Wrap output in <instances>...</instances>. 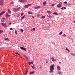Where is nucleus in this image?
<instances>
[{
	"label": "nucleus",
	"instance_id": "obj_19",
	"mask_svg": "<svg viewBox=\"0 0 75 75\" xmlns=\"http://www.w3.org/2000/svg\"><path fill=\"white\" fill-rule=\"evenodd\" d=\"M15 33L16 34H17V30H15Z\"/></svg>",
	"mask_w": 75,
	"mask_h": 75
},
{
	"label": "nucleus",
	"instance_id": "obj_37",
	"mask_svg": "<svg viewBox=\"0 0 75 75\" xmlns=\"http://www.w3.org/2000/svg\"><path fill=\"white\" fill-rule=\"evenodd\" d=\"M42 66H40V69H42Z\"/></svg>",
	"mask_w": 75,
	"mask_h": 75
},
{
	"label": "nucleus",
	"instance_id": "obj_50",
	"mask_svg": "<svg viewBox=\"0 0 75 75\" xmlns=\"http://www.w3.org/2000/svg\"><path fill=\"white\" fill-rule=\"evenodd\" d=\"M46 16H47V17H49V16H48V15H47Z\"/></svg>",
	"mask_w": 75,
	"mask_h": 75
},
{
	"label": "nucleus",
	"instance_id": "obj_59",
	"mask_svg": "<svg viewBox=\"0 0 75 75\" xmlns=\"http://www.w3.org/2000/svg\"><path fill=\"white\" fill-rule=\"evenodd\" d=\"M38 17H39V15H38Z\"/></svg>",
	"mask_w": 75,
	"mask_h": 75
},
{
	"label": "nucleus",
	"instance_id": "obj_56",
	"mask_svg": "<svg viewBox=\"0 0 75 75\" xmlns=\"http://www.w3.org/2000/svg\"><path fill=\"white\" fill-rule=\"evenodd\" d=\"M33 29H32L31 30V31H33Z\"/></svg>",
	"mask_w": 75,
	"mask_h": 75
},
{
	"label": "nucleus",
	"instance_id": "obj_13",
	"mask_svg": "<svg viewBox=\"0 0 75 75\" xmlns=\"http://www.w3.org/2000/svg\"><path fill=\"white\" fill-rule=\"evenodd\" d=\"M49 72L50 73H53L54 71H53V70H50V71H49Z\"/></svg>",
	"mask_w": 75,
	"mask_h": 75
},
{
	"label": "nucleus",
	"instance_id": "obj_26",
	"mask_svg": "<svg viewBox=\"0 0 75 75\" xmlns=\"http://www.w3.org/2000/svg\"><path fill=\"white\" fill-rule=\"evenodd\" d=\"M61 73V72L60 71H58V74H59V75H60Z\"/></svg>",
	"mask_w": 75,
	"mask_h": 75
},
{
	"label": "nucleus",
	"instance_id": "obj_45",
	"mask_svg": "<svg viewBox=\"0 0 75 75\" xmlns=\"http://www.w3.org/2000/svg\"><path fill=\"white\" fill-rule=\"evenodd\" d=\"M71 54L72 55H73V56H75V54H72V53H71Z\"/></svg>",
	"mask_w": 75,
	"mask_h": 75
},
{
	"label": "nucleus",
	"instance_id": "obj_43",
	"mask_svg": "<svg viewBox=\"0 0 75 75\" xmlns=\"http://www.w3.org/2000/svg\"><path fill=\"white\" fill-rule=\"evenodd\" d=\"M1 22L2 23H4V21H1Z\"/></svg>",
	"mask_w": 75,
	"mask_h": 75
},
{
	"label": "nucleus",
	"instance_id": "obj_4",
	"mask_svg": "<svg viewBox=\"0 0 75 75\" xmlns=\"http://www.w3.org/2000/svg\"><path fill=\"white\" fill-rule=\"evenodd\" d=\"M1 25H2V26H4V27H7V24L6 23H1Z\"/></svg>",
	"mask_w": 75,
	"mask_h": 75
},
{
	"label": "nucleus",
	"instance_id": "obj_23",
	"mask_svg": "<svg viewBox=\"0 0 75 75\" xmlns=\"http://www.w3.org/2000/svg\"><path fill=\"white\" fill-rule=\"evenodd\" d=\"M66 50H67V51H68V52H70V51L68 50V48H66Z\"/></svg>",
	"mask_w": 75,
	"mask_h": 75
},
{
	"label": "nucleus",
	"instance_id": "obj_46",
	"mask_svg": "<svg viewBox=\"0 0 75 75\" xmlns=\"http://www.w3.org/2000/svg\"><path fill=\"white\" fill-rule=\"evenodd\" d=\"M16 54H17V55H20V54L17 52L16 53Z\"/></svg>",
	"mask_w": 75,
	"mask_h": 75
},
{
	"label": "nucleus",
	"instance_id": "obj_35",
	"mask_svg": "<svg viewBox=\"0 0 75 75\" xmlns=\"http://www.w3.org/2000/svg\"><path fill=\"white\" fill-rule=\"evenodd\" d=\"M47 13H48V14H50V13H51V11H47Z\"/></svg>",
	"mask_w": 75,
	"mask_h": 75
},
{
	"label": "nucleus",
	"instance_id": "obj_40",
	"mask_svg": "<svg viewBox=\"0 0 75 75\" xmlns=\"http://www.w3.org/2000/svg\"><path fill=\"white\" fill-rule=\"evenodd\" d=\"M20 7H19L18 8L16 9V10H20Z\"/></svg>",
	"mask_w": 75,
	"mask_h": 75
},
{
	"label": "nucleus",
	"instance_id": "obj_49",
	"mask_svg": "<svg viewBox=\"0 0 75 75\" xmlns=\"http://www.w3.org/2000/svg\"><path fill=\"white\" fill-rule=\"evenodd\" d=\"M10 24H11V22H10L9 23V25H10Z\"/></svg>",
	"mask_w": 75,
	"mask_h": 75
},
{
	"label": "nucleus",
	"instance_id": "obj_47",
	"mask_svg": "<svg viewBox=\"0 0 75 75\" xmlns=\"http://www.w3.org/2000/svg\"><path fill=\"white\" fill-rule=\"evenodd\" d=\"M64 3H65V4H67V2H64Z\"/></svg>",
	"mask_w": 75,
	"mask_h": 75
},
{
	"label": "nucleus",
	"instance_id": "obj_27",
	"mask_svg": "<svg viewBox=\"0 0 75 75\" xmlns=\"http://www.w3.org/2000/svg\"><path fill=\"white\" fill-rule=\"evenodd\" d=\"M63 32L61 31L59 33V35H61L62 34Z\"/></svg>",
	"mask_w": 75,
	"mask_h": 75
},
{
	"label": "nucleus",
	"instance_id": "obj_12",
	"mask_svg": "<svg viewBox=\"0 0 75 75\" xmlns=\"http://www.w3.org/2000/svg\"><path fill=\"white\" fill-rule=\"evenodd\" d=\"M6 17H10V15H8V13H7L6 15Z\"/></svg>",
	"mask_w": 75,
	"mask_h": 75
},
{
	"label": "nucleus",
	"instance_id": "obj_48",
	"mask_svg": "<svg viewBox=\"0 0 75 75\" xmlns=\"http://www.w3.org/2000/svg\"><path fill=\"white\" fill-rule=\"evenodd\" d=\"M62 3H64L63 2H60L59 4H62Z\"/></svg>",
	"mask_w": 75,
	"mask_h": 75
},
{
	"label": "nucleus",
	"instance_id": "obj_42",
	"mask_svg": "<svg viewBox=\"0 0 75 75\" xmlns=\"http://www.w3.org/2000/svg\"><path fill=\"white\" fill-rule=\"evenodd\" d=\"M24 13H22L21 14V16H23V15H24Z\"/></svg>",
	"mask_w": 75,
	"mask_h": 75
},
{
	"label": "nucleus",
	"instance_id": "obj_53",
	"mask_svg": "<svg viewBox=\"0 0 75 75\" xmlns=\"http://www.w3.org/2000/svg\"><path fill=\"white\" fill-rule=\"evenodd\" d=\"M32 67H35V66H34V65H33V66H32Z\"/></svg>",
	"mask_w": 75,
	"mask_h": 75
},
{
	"label": "nucleus",
	"instance_id": "obj_22",
	"mask_svg": "<svg viewBox=\"0 0 75 75\" xmlns=\"http://www.w3.org/2000/svg\"><path fill=\"white\" fill-rule=\"evenodd\" d=\"M28 13L29 14H33V13L31 12H28Z\"/></svg>",
	"mask_w": 75,
	"mask_h": 75
},
{
	"label": "nucleus",
	"instance_id": "obj_60",
	"mask_svg": "<svg viewBox=\"0 0 75 75\" xmlns=\"http://www.w3.org/2000/svg\"><path fill=\"white\" fill-rule=\"evenodd\" d=\"M59 63H61V62H59Z\"/></svg>",
	"mask_w": 75,
	"mask_h": 75
},
{
	"label": "nucleus",
	"instance_id": "obj_11",
	"mask_svg": "<svg viewBox=\"0 0 75 75\" xmlns=\"http://www.w3.org/2000/svg\"><path fill=\"white\" fill-rule=\"evenodd\" d=\"M25 15H24L23 16H22L21 19V20L23 19V18H24L25 17Z\"/></svg>",
	"mask_w": 75,
	"mask_h": 75
},
{
	"label": "nucleus",
	"instance_id": "obj_28",
	"mask_svg": "<svg viewBox=\"0 0 75 75\" xmlns=\"http://www.w3.org/2000/svg\"><path fill=\"white\" fill-rule=\"evenodd\" d=\"M62 36H63V37H66V35H65V34H64L62 35Z\"/></svg>",
	"mask_w": 75,
	"mask_h": 75
},
{
	"label": "nucleus",
	"instance_id": "obj_30",
	"mask_svg": "<svg viewBox=\"0 0 75 75\" xmlns=\"http://www.w3.org/2000/svg\"><path fill=\"white\" fill-rule=\"evenodd\" d=\"M55 6V4H52L51 6L52 7H53V6Z\"/></svg>",
	"mask_w": 75,
	"mask_h": 75
},
{
	"label": "nucleus",
	"instance_id": "obj_3",
	"mask_svg": "<svg viewBox=\"0 0 75 75\" xmlns=\"http://www.w3.org/2000/svg\"><path fill=\"white\" fill-rule=\"evenodd\" d=\"M19 1L21 3H24L27 1V0H19Z\"/></svg>",
	"mask_w": 75,
	"mask_h": 75
},
{
	"label": "nucleus",
	"instance_id": "obj_25",
	"mask_svg": "<svg viewBox=\"0 0 75 75\" xmlns=\"http://www.w3.org/2000/svg\"><path fill=\"white\" fill-rule=\"evenodd\" d=\"M8 11L10 13V14L11 13V11H10V10H8Z\"/></svg>",
	"mask_w": 75,
	"mask_h": 75
},
{
	"label": "nucleus",
	"instance_id": "obj_36",
	"mask_svg": "<svg viewBox=\"0 0 75 75\" xmlns=\"http://www.w3.org/2000/svg\"><path fill=\"white\" fill-rule=\"evenodd\" d=\"M45 62H46V63L47 64V63H48L49 61H48V60H47V61H46Z\"/></svg>",
	"mask_w": 75,
	"mask_h": 75
},
{
	"label": "nucleus",
	"instance_id": "obj_32",
	"mask_svg": "<svg viewBox=\"0 0 75 75\" xmlns=\"http://www.w3.org/2000/svg\"><path fill=\"white\" fill-rule=\"evenodd\" d=\"M23 50H24V51H26V48H23Z\"/></svg>",
	"mask_w": 75,
	"mask_h": 75
},
{
	"label": "nucleus",
	"instance_id": "obj_33",
	"mask_svg": "<svg viewBox=\"0 0 75 75\" xmlns=\"http://www.w3.org/2000/svg\"><path fill=\"white\" fill-rule=\"evenodd\" d=\"M31 67H32V68H33V69H34L35 68V67L32 66H31Z\"/></svg>",
	"mask_w": 75,
	"mask_h": 75
},
{
	"label": "nucleus",
	"instance_id": "obj_14",
	"mask_svg": "<svg viewBox=\"0 0 75 75\" xmlns=\"http://www.w3.org/2000/svg\"><path fill=\"white\" fill-rule=\"evenodd\" d=\"M57 7H59V8L61 7V4H58V5H57Z\"/></svg>",
	"mask_w": 75,
	"mask_h": 75
},
{
	"label": "nucleus",
	"instance_id": "obj_16",
	"mask_svg": "<svg viewBox=\"0 0 75 75\" xmlns=\"http://www.w3.org/2000/svg\"><path fill=\"white\" fill-rule=\"evenodd\" d=\"M64 9V10H65V9H66V7H62L61 8V10H63Z\"/></svg>",
	"mask_w": 75,
	"mask_h": 75
},
{
	"label": "nucleus",
	"instance_id": "obj_54",
	"mask_svg": "<svg viewBox=\"0 0 75 75\" xmlns=\"http://www.w3.org/2000/svg\"><path fill=\"white\" fill-rule=\"evenodd\" d=\"M3 18V20H4V19H5V18Z\"/></svg>",
	"mask_w": 75,
	"mask_h": 75
},
{
	"label": "nucleus",
	"instance_id": "obj_17",
	"mask_svg": "<svg viewBox=\"0 0 75 75\" xmlns=\"http://www.w3.org/2000/svg\"><path fill=\"white\" fill-rule=\"evenodd\" d=\"M46 1H45L43 3V4L44 5V6H45V5H46Z\"/></svg>",
	"mask_w": 75,
	"mask_h": 75
},
{
	"label": "nucleus",
	"instance_id": "obj_41",
	"mask_svg": "<svg viewBox=\"0 0 75 75\" xmlns=\"http://www.w3.org/2000/svg\"><path fill=\"white\" fill-rule=\"evenodd\" d=\"M33 31H35V28H34L33 29Z\"/></svg>",
	"mask_w": 75,
	"mask_h": 75
},
{
	"label": "nucleus",
	"instance_id": "obj_52",
	"mask_svg": "<svg viewBox=\"0 0 75 75\" xmlns=\"http://www.w3.org/2000/svg\"><path fill=\"white\" fill-rule=\"evenodd\" d=\"M24 57H25V58H27V56H25V55H24Z\"/></svg>",
	"mask_w": 75,
	"mask_h": 75
},
{
	"label": "nucleus",
	"instance_id": "obj_24",
	"mask_svg": "<svg viewBox=\"0 0 75 75\" xmlns=\"http://www.w3.org/2000/svg\"><path fill=\"white\" fill-rule=\"evenodd\" d=\"M45 16H42L41 17V18H45Z\"/></svg>",
	"mask_w": 75,
	"mask_h": 75
},
{
	"label": "nucleus",
	"instance_id": "obj_18",
	"mask_svg": "<svg viewBox=\"0 0 75 75\" xmlns=\"http://www.w3.org/2000/svg\"><path fill=\"white\" fill-rule=\"evenodd\" d=\"M18 11V10H13V11L14 12H17Z\"/></svg>",
	"mask_w": 75,
	"mask_h": 75
},
{
	"label": "nucleus",
	"instance_id": "obj_44",
	"mask_svg": "<svg viewBox=\"0 0 75 75\" xmlns=\"http://www.w3.org/2000/svg\"><path fill=\"white\" fill-rule=\"evenodd\" d=\"M49 18H52V16H49Z\"/></svg>",
	"mask_w": 75,
	"mask_h": 75
},
{
	"label": "nucleus",
	"instance_id": "obj_39",
	"mask_svg": "<svg viewBox=\"0 0 75 75\" xmlns=\"http://www.w3.org/2000/svg\"><path fill=\"white\" fill-rule=\"evenodd\" d=\"M11 4H14V3H13V2H11L10 3Z\"/></svg>",
	"mask_w": 75,
	"mask_h": 75
},
{
	"label": "nucleus",
	"instance_id": "obj_20",
	"mask_svg": "<svg viewBox=\"0 0 75 75\" xmlns=\"http://www.w3.org/2000/svg\"><path fill=\"white\" fill-rule=\"evenodd\" d=\"M5 41H9V39L8 38H6L5 39Z\"/></svg>",
	"mask_w": 75,
	"mask_h": 75
},
{
	"label": "nucleus",
	"instance_id": "obj_58",
	"mask_svg": "<svg viewBox=\"0 0 75 75\" xmlns=\"http://www.w3.org/2000/svg\"><path fill=\"white\" fill-rule=\"evenodd\" d=\"M33 18H34V16H32Z\"/></svg>",
	"mask_w": 75,
	"mask_h": 75
},
{
	"label": "nucleus",
	"instance_id": "obj_31",
	"mask_svg": "<svg viewBox=\"0 0 75 75\" xmlns=\"http://www.w3.org/2000/svg\"><path fill=\"white\" fill-rule=\"evenodd\" d=\"M3 33V30H0V34H1V33Z\"/></svg>",
	"mask_w": 75,
	"mask_h": 75
},
{
	"label": "nucleus",
	"instance_id": "obj_57",
	"mask_svg": "<svg viewBox=\"0 0 75 75\" xmlns=\"http://www.w3.org/2000/svg\"><path fill=\"white\" fill-rule=\"evenodd\" d=\"M26 58H27V59H28V57H27Z\"/></svg>",
	"mask_w": 75,
	"mask_h": 75
},
{
	"label": "nucleus",
	"instance_id": "obj_7",
	"mask_svg": "<svg viewBox=\"0 0 75 75\" xmlns=\"http://www.w3.org/2000/svg\"><path fill=\"white\" fill-rule=\"evenodd\" d=\"M41 8V7L40 6H38L37 7L34 8L35 9H38V8Z\"/></svg>",
	"mask_w": 75,
	"mask_h": 75
},
{
	"label": "nucleus",
	"instance_id": "obj_8",
	"mask_svg": "<svg viewBox=\"0 0 75 75\" xmlns=\"http://www.w3.org/2000/svg\"><path fill=\"white\" fill-rule=\"evenodd\" d=\"M57 69L58 70V71H60V70L61 69V68L59 66H57Z\"/></svg>",
	"mask_w": 75,
	"mask_h": 75
},
{
	"label": "nucleus",
	"instance_id": "obj_51",
	"mask_svg": "<svg viewBox=\"0 0 75 75\" xmlns=\"http://www.w3.org/2000/svg\"><path fill=\"white\" fill-rule=\"evenodd\" d=\"M10 30H12V28H10Z\"/></svg>",
	"mask_w": 75,
	"mask_h": 75
},
{
	"label": "nucleus",
	"instance_id": "obj_55",
	"mask_svg": "<svg viewBox=\"0 0 75 75\" xmlns=\"http://www.w3.org/2000/svg\"><path fill=\"white\" fill-rule=\"evenodd\" d=\"M73 22H74V23H75V21H73Z\"/></svg>",
	"mask_w": 75,
	"mask_h": 75
},
{
	"label": "nucleus",
	"instance_id": "obj_6",
	"mask_svg": "<svg viewBox=\"0 0 75 75\" xmlns=\"http://www.w3.org/2000/svg\"><path fill=\"white\" fill-rule=\"evenodd\" d=\"M55 57H52L51 58V59L52 61H56V59H55Z\"/></svg>",
	"mask_w": 75,
	"mask_h": 75
},
{
	"label": "nucleus",
	"instance_id": "obj_15",
	"mask_svg": "<svg viewBox=\"0 0 75 75\" xmlns=\"http://www.w3.org/2000/svg\"><path fill=\"white\" fill-rule=\"evenodd\" d=\"M31 63H32V64H34V62H29V65H30L31 64Z\"/></svg>",
	"mask_w": 75,
	"mask_h": 75
},
{
	"label": "nucleus",
	"instance_id": "obj_5",
	"mask_svg": "<svg viewBox=\"0 0 75 75\" xmlns=\"http://www.w3.org/2000/svg\"><path fill=\"white\" fill-rule=\"evenodd\" d=\"M31 6V4H28L25 5L24 7L25 8H28L29 6Z\"/></svg>",
	"mask_w": 75,
	"mask_h": 75
},
{
	"label": "nucleus",
	"instance_id": "obj_2",
	"mask_svg": "<svg viewBox=\"0 0 75 75\" xmlns=\"http://www.w3.org/2000/svg\"><path fill=\"white\" fill-rule=\"evenodd\" d=\"M0 6H3V0H0Z\"/></svg>",
	"mask_w": 75,
	"mask_h": 75
},
{
	"label": "nucleus",
	"instance_id": "obj_38",
	"mask_svg": "<svg viewBox=\"0 0 75 75\" xmlns=\"http://www.w3.org/2000/svg\"><path fill=\"white\" fill-rule=\"evenodd\" d=\"M20 48H21V49H22V50H23V49L24 48V47H21Z\"/></svg>",
	"mask_w": 75,
	"mask_h": 75
},
{
	"label": "nucleus",
	"instance_id": "obj_61",
	"mask_svg": "<svg viewBox=\"0 0 75 75\" xmlns=\"http://www.w3.org/2000/svg\"><path fill=\"white\" fill-rule=\"evenodd\" d=\"M31 64H32V63H31Z\"/></svg>",
	"mask_w": 75,
	"mask_h": 75
},
{
	"label": "nucleus",
	"instance_id": "obj_34",
	"mask_svg": "<svg viewBox=\"0 0 75 75\" xmlns=\"http://www.w3.org/2000/svg\"><path fill=\"white\" fill-rule=\"evenodd\" d=\"M28 72V71H27L25 73V74L24 75H27V72Z\"/></svg>",
	"mask_w": 75,
	"mask_h": 75
},
{
	"label": "nucleus",
	"instance_id": "obj_1",
	"mask_svg": "<svg viewBox=\"0 0 75 75\" xmlns=\"http://www.w3.org/2000/svg\"><path fill=\"white\" fill-rule=\"evenodd\" d=\"M54 67H55L54 64L51 65L50 67V70H54Z\"/></svg>",
	"mask_w": 75,
	"mask_h": 75
},
{
	"label": "nucleus",
	"instance_id": "obj_21",
	"mask_svg": "<svg viewBox=\"0 0 75 75\" xmlns=\"http://www.w3.org/2000/svg\"><path fill=\"white\" fill-rule=\"evenodd\" d=\"M54 14H55V15H58V13H57V12H54L53 13Z\"/></svg>",
	"mask_w": 75,
	"mask_h": 75
},
{
	"label": "nucleus",
	"instance_id": "obj_29",
	"mask_svg": "<svg viewBox=\"0 0 75 75\" xmlns=\"http://www.w3.org/2000/svg\"><path fill=\"white\" fill-rule=\"evenodd\" d=\"M21 32H23V31H24V30L22 29H21Z\"/></svg>",
	"mask_w": 75,
	"mask_h": 75
},
{
	"label": "nucleus",
	"instance_id": "obj_10",
	"mask_svg": "<svg viewBox=\"0 0 75 75\" xmlns=\"http://www.w3.org/2000/svg\"><path fill=\"white\" fill-rule=\"evenodd\" d=\"M4 13H5V11H3V12L0 13V16H1V15L4 14Z\"/></svg>",
	"mask_w": 75,
	"mask_h": 75
},
{
	"label": "nucleus",
	"instance_id": "obj_9",
	"mask_svg": "<svg viewBox=\"0 0 75 75\" xmlns=\"http://www.w3.org/2000/svg\"><path fill=\"white\" fill-rule=\"evenodd\" d=\"M35 73V71H30L29 73V75H31V74H34Z\"/></svg>",
	"mask_w": 75,
	"mask_h": 75
}]
</instances>
